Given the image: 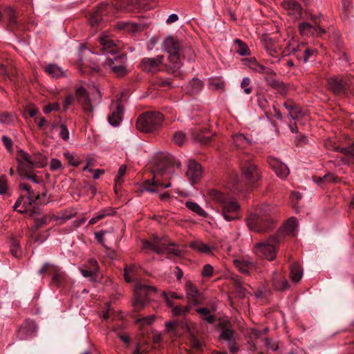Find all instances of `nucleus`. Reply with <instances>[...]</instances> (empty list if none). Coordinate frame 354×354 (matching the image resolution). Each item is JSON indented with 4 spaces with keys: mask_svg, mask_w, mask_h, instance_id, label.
Instances as JSON below:
<instances>
[{
    "mask_svg": "<svg viewBox=\"0 0 354 354\" xmlns=\"http://www.w3.org/2000/svg\"><path fill=\"white\" fill-rule=\"evenodd\" d=\"M277 212V207L273 205H259L246 218L249 230L257 233H266L272 230L276 226Z\"/></svg>",
    "mask_w": 354,
    "mask_h": 354,
    "instance_id": "f257e3e1",
    "label": "nucleus"
},
{
    "mask_svg": "<svg viewBox=\"0 0 354 354\" xmlns=\"http://www.w3.org/2000/svg\"><path fill=\"white\" fill-rule=\"evenodd\" d=\"M162 48L169 54V63L166 65L167 71L175 77H181L183 74L180 68L182 62L180 55L186 53L190 58L192 54V48L189 46H183L180 41L173 36H167L165 38L162 42Z\"/></svg>",
    "mask_w": 354,
    "mask_h": 354,
    "instance_id": "f03ea898",
    "label": "nucleus"
},
{
    "mask_svg": "<svg viewBox=\"0 0 354 354\" xmlns=\"http://www.w3.org/2000/svg\"><path fill=\"white\" fill-rule=\"evenodd\" d=\"M209 196L221 205V214L225 221H232L241 218V206L235 198L216 189L210 190Z\"/></svg>",
    "mask_w": 354,
    "mask_h": 354,
    "instance_id": "7ed1b4c3",
    "label": "nucleus"
},
{
    "mask_svg": "<svg viewBox=\"0 0 354 354\" xmlns=\"http://www.w3.org/2000/svg\"><path fill=\"white\" fill-rule=\"evenodd\" d=\"M240 169L241 171V176L239 177L234 174L230 176V183H232L231 189H238L239 185L241 180H244L246 184L255 186L259 181L261 180V172L260 169L252 161L245 160L240 163Z\"/></svg>",
    "mask_w": 354,
    "mask_h": 354,
    "instance_id": "20e7f679",
    "label": "nucleus"
},
{
    "mask_svg": "<svg viewBox=\"0 0 354 354\" xmlns=\"http://www.w3.org/2000/svg\"><path fill=\"white\" fill-rule=\"evenodd\" d=\"M163 118V115L159 112H145L138 117L136 127L142 132H152L160 127Z\"/></svg>",
    "mask_w": 354,
    "mask_h": 354,
    "instance_id": "39448f33",
    "label": "nucleus"
},
{
    "mask_svg": "<svg viewBox=\"0 0 354 354\" xmlns=\"http://www.w3.org/2000/svg\"><path fill=\"white\" fill-rule=\"evenodd\" d=\"M279 241V235L272 236L263 242L256 243L253 251L259 258L273 261L277 256V246Z\"/></svg>",
    "mask_w": 354,
    "mask_h": 354,
    "instance_id": "423d86ee",
    "label": "nucleus"
},
{
    "mask_svg": "<svg viewBox=\"0 0 354 354\" xmlns=\"http://www.w3.org/2000/svg\"><path fill=\"white\" fill-rule=\"evenodd\" d=\"M354 85L351 75H337L327 79V88L335 95H347Z\"/></svg>",
    "mask_w": 354,
    "mask_h": 354,
    "instance_id": "0eeeda50",
    "label": "nucleus"
},
{
    "mask_svg": "<svg viewBox=\"0 0 354 354\" xmlns=\"http://www.w3.org/2000/svg\"><path fill=\"white\" fill-rule=\"evenodd\" d=\"M156 292V288L144 284H138L135 288V301L133 303L134 308L139 310L142 308L148 302L151 292Z\"/></svg>",
    "mask_w": 354,
    "mask_h": 354,
    "instance_id": "6e6552de",
    "label": "nucleus"
},
{
    "mask_svg": "<svg viewBox=\"0 0 354 354\" xmlns=\"http://www.w3.org/2000/svg\"><path fill=\"white\" fill-rule=\"evenodd\" d=\"M126 62V56L120 54L114 56L113 58L107 57L104 65L109 67L111 72H113L115 75L122 77L125 75L127 73Z\"/></svg>",
    "mask_w": 354,
    "mask_h": 354,
    "instance_id": "1a4fd4ad",
    "label": "nucleus"
},
{
    "mask_svg": "<svg viewBox=\"0 0 354 354\" xmlns=\"http://www.w3.org/2000/svg\"><path fill=\"white\" fill-rule=\"evenodd\" d=\"M152 172L153 174V178L145 181V184L142 185L140 189L142 192L147 191L149 192L154 193L156 192V189L154 188L155 187L163 186L165 188H168L171 186L170 183L163 185L160 182L158 179L159 176H163L165 173V169L162 166L161 164H158Z\"/></svg>",
    "mask_w": 354,
    "mask_h": 354,
    "instance_id": "9d476101",
    "label": "nucleus"
},
{
    "mask_svg": "<svg viewBox=\"0 0 354 354\" xmlns=\"http://www.w3.org/2000/svg\"><path fill=\"white\" fill-rule=\"evenodd\" d=\"M99 44L95 48L96 53H101L103 55L111 54L112 55L118 53V46L115 41L111 37L110 35L105 32L101 34L98 39Z\"/></svg>",
    "mask_w": 354,
    "mask_h": 354,
    "instance_id": "9b49d317",
    "label": "nucleus"
},
{
    "mask_svg": "<svg viewBox=\"0 0 354 354\" xmlns=\"http://www.w3.org/2000/svg\"><path fill=\"white\" fill-rule=\"evenodd\" d=\"M185 296L188 303L197 306L203 303L204 299L203 294L191 281H187L185 284Z\"/></svg>",
    "mask_w": 354,
    "mask_h": 354,
    "instance_id": "f8f14e48",
    "label": "nucleus"
},
{
    "mask_svg": "<svg viewBox=\"0 0 354 354\" xmlns=\"http://www.w3.org/2000/svg\"><path fill=\"white\" fill-rule=\"evenodd\" d=\"M164 61V56L159 55L155 57H145L141 60L140 67L147 73H156L160 71Z\"/></svg>",
    "mask_w": 354,
    "mask_h": 354,
    "instance_id": "ddd939ff",
    "label": "nucleus"
},
{
    "mask_svg": "<svg viewBox=\"0 0 354 354\" xmlns=\"http://www.w3.org/2000/svg\"><path fill=\"white\" fill-rule=\"evenodd\" d=\"M75 96L78 102L81 104L84 112L88 117H93L94 108L91 104L88 95L84 88L80 86L75 90Z\"/></svg>",
    "mask_w": 354,
    "mask_h": 354,
    "instance_id": "4468645a",
    "label": "nucleus"
},
{
    "mask_svg": "<svg viewBox=\"0 0 354 354\" xmlns=\"http://www.w3.org/2000/svg\"><path fill=\"white\" fill-rule=\"evenodd\" d=\"M298 28L300 34L304 37H322L326 32L325 30L317 25L315 21L314 24H311L308 22H302L299 25Z\"/></svg>",
    "mask_w": 354,
    "mask_h": 354,
    "instance_id": "2eb2a0df",
    "label": "nucleus"
},
{
    "mask_svg": "<svg viewBox=\"0 0 354 354\" xmlns=\"http://www.w3.org/2000/svg\"><path fill=\"white\" fill-rule=\"evenodd\" d=\"M261 41L268 54L276 59L271 60L270 63L274 64V62L280 61L282 57L281 53H280V49L273 40L270 37H265L261 39Z\"/></svg>",
    "mask_w": 354,
    "mask_h": 354,
    "instance_id": "dca6fc26",
    "label": "nucleus"
},
{
    "mask_svg": "<svg viewBox=\"0 0 354 354\" xmlns=\"http://www.w3.org/2000/svg\"><path fill=\"white\" fill-rule=\"evenodd\" d=\"M281 6L284 11L294 19H298L301 17L302 7L297 0H283Z\"/></svg>",
    "mask_w": 354,
    "mask_h": 354,
    "instance_id": "f3484780",
    "label": "nucleus"
},
{
    "mask_svg": "<svg viewBox=\"0 0 354 354\" xmlns=\"http://www.w3.org/2000/svg\"><path fill=\"white\" fill-rule=\"evenodd\" d=\"M203 169L199 163L194 160H189L186 176L192 183H195L201 179Z\"/></svg>",
    "mask_w": 354,
    "mask_h": 354,
    "instance_id": "a211bd4d",
    "label": "nucleus"
},
{
    "mask_svg": "<svg viewBox=\"0 0 354 354\" xmlns=\"http://www.w3.org/2000/svg\"><path fill=\"white\" fill-rule=\"evenodd\" d=\"M133 3V0H111V3L107 4V11L131 12L134 9Z\"/></svg>",
    "mask_w": 354,
    "mask_h": 354,
    "instance_id": "6ab92c4d",
    "label": "nucleus"
},
{
    "mask_svg": "<svg viewBox=\"0 0 354 354\" xmlns=\"http://www.w3.org/2000/svg\"><path fill=\"white\" fill-rule=\"evenodd\" d=\"M41 158V161L33 160L32 163H24L22 165H17V172L19 175L22 178L28 174H31L35 167H43L46 164V158L44 156H40Z\"/></svg>",
    "mask_w": 354,
    "mask_h": 354,
    "instance_id": "aec40b11",
    "label": "nucleus"
},
{
    "mask_svg": "<svg viewBox=\"0 0 354 354\" xmlns=\"http://www.w3.org/2000/svg\"><path fill=\"white\" fill-rule=\"evenodd\" d=\"M268 162L279 178L283 179L286 178L288 176L290 172L288 167L278 159L273 157H269L268 158Z\"/></svg>",
    "mask_w": 354,
    "mask_h": 354,
    "instance_id": "412c9836",
    "label": "nucleus"
},
{
    "mask_svg": "<svg viewBox=\"0 0 354 354\" xmlns=\"http://www.w3.org/2000/svg\"><path fill=\"white\" fill-rule=\"evenodd\" d=\"M272 286L277 291H283L289 288V284L283 272L275 270L271 277Z\"/></svg>",
    "mask_w": 354,
    "mask_h": 354,
    "instance_id": "4be33fe9",
    "label": "nucleus"
},
{
    "mask_svg": "<svg viewBox=\"0 0 354 354\" xmlns=\"http://www.w3.org/2000/svg\"><path fill=\"white\" fill-rule=\"evenodd\" d=\"M36 331L35 324L32 322H24L17 332V337L21 340L27 339L33 336Z\"/></svg>",
    "mask_w": 354,
    "mask_h": 354,
    "instance_id": "5701e85b",
    "label": "nucleus"
},
{
    "mask_svg": "<svg viewBox=\"0 0 354 354\" xmlns=\"http://www.w3.org/2000/svg\"><path fill=\"white\" fill-rule=\"evenodd\" d=\"M191 136L194 142L205 145L211 140L212 134L207 129L203 131L199 129H194L191 132Z\"/></svg>",
    "mask_w": 354,
    "mask_h": 354,
    "instance_id": "b1692460",
    "label": "nucleus"
},
{
    "mask_svg": "<svg viewBox=\"0 0 354 354\" xmlns=\"http://www.w3.org/2000/svg\"><path fill=\"white\" fill-rule=\"evenodd\" d=\"M111 113L108 117V121L112 126H118L122 120V114L124 111L123 106L117 102L111 107Z\"/></svg>",
    "mask_w": 354,
    "mask_h": 354,
    "instance_id": "393cba45",
    "label": "nucleus"
},
{
    "mask_svg": "<svg viewBox=\"0 0 354 354\" xmlns=\"http://www.w3.org/2000/svg\"><path fill=\"white\" fill-rule=\"evenodd\" d=\"M107 11V4L100 3L96 9L90 15L88 22L92 27L97 26L102 20V16Z\"/></svg>",
    "mask_w": 354,
    "mask_h": 354,
    "instance_id": "a878e982",
    "label": "nucleus"
},
{
    "mask_svg": "<svg viewBox=\"0 0 354 354\" xmlns=\"http://www.w3.org/2000/svg\"><path fill=\"white\" fill-rule=\"evenodd\" d=\"M297 51V57L303 61L304 63L308 62L310 58L317 53V50L315 48L307 47L304 44L298 46Z\"/></svg>",
    "mask_w": 354,
    "mask_h": 354,
    "instance_id": "bb28decb",
    "label": "nucleus"
},
{
    "mask_svg": "<svg viewBox=\"0 0 354 354\" xmlns=\"http://www.w3.org/2000/svg\"><path fill=\"white\" fill-rule=\"evenodd\" d=\"M234 264L241 272L246 274H249L250 270L254 268V263L248 259H235Z\"/></svg>",
    "mask_w": 354,
    "mask_h": 354,
    "instance_id": "cd10ccee",
    "label": "nucleus"
},
{
    "mask_svg": "<svg viewBox=\"0 0 354 354\" xmlns=\"http://www.w3.org/2000/svg\"><path fill=\"white\" fill-rule=\"evenodd\" d=\"M158 254L178 257L180 255L181 252L174 244H167L165 242L162 241Z\"/></svg>",
    "mask_w": 354,
    "mask_h": 354,
    "instance_id": "c85d7f7f",
    "label": "nucleus"
},
{
    "mask_svg": "<svg viewBox=\"0 0 354 354\" xmlns=\"http://www.w3.org/2000/svg\"><path fill=\"white\" fill-rule=\"evenodd\" d=\"M37 214V212L35 210H30L28 212V216L31 218H33L35 221V225L32 227V230L35 232L46 225L48 221L49 220L48 216L46 215L43 216L41 218H36L35 216Z\"/></svg>",
    "mask_w": 354,
    "mask_h": 354,
    "instance_id": "c756f323",
    "label": "nucleus"
},
{
    "mask_svg": "<svg viewBox=\"0 0 354 354\" xmlns=\"http://www.w3.org/2000/svg\"><path fill=\"white\" fill-rule=\"evenodd\" d=\"M46 73L54 78H59L66 76L65 71L55 64H49L45 67Z\"/></svg>",
    "mask_w": 354,
    "mask_h": 354,
    "instance_id": "7c9ffc66",
    "label": "nucleus"
},
{
    "mask_svg": "<svg viewBox=\"0 0 354 354\" xmlns=\"http://www.w3.org/2000/svg\"><path fill=\"white\" fill-rule=\"evenodd\" d=\"M232 139L236 147L240 149H246L252 144V140L242 133L234 135Z\"/></svg>",
    "mask_w": 354,
    "mask_h": 354,
    "instance_id": "2f4dec72",
    "label": "nucleus"
},
{
    "mask_svg": "<svg viewBox=\"0 0 354 354\" xmlns=\"http://www.w3.org/2000/svg\"><path fill=\"white\" fill-rule=\"evenodd\" d=\"M19 188L21 190H24L27 192V198L28 200V205H31L34 203H35L39 198V194L38 192H35L34 190L31 189L30 186L27 183H20Z\"/></svg>",
    "mask_w": 354,
    "mask_h": 354,
    "instance_id": "473e14b6",
    "label": "nucleus"
},
{
    "mask_svg": "<svg viewBox=\"0 0 354 354\" xmlns=\"http://www.w3.org/2000/svg\"><path fill=\"white\" fill-rule=\"evenodd\" d=\"M120 28H124L131 32H138L144 30L147 25L142 22H127L124 24H119Z\"/></svg>",
    "mask_w": 354,
    "mask_h": 354,
    "instance_id": "72a5a7b5",
    "label": "nucleus"
},
{
    "mask_svg": "<svg viewBox=\"0 0 354 354\" xmlns=\"http://www.w3.org/2000/svg\"><path fill=\"white\" fill-rule=\"evenodd\" d=\"M203 88V83L198 78H193L186 86V90L191 95L198 93Z\"/></svg>",
    "mask_w": 354,
    "mask_h": 354,
    "instance_id": "f704fd0d",
    "label": "nucleus"
},
{
    "mask_svg": "<svg viewBox=\"0 0 354 354\" xmlns=\"http://www.w3.org/2000/svg\"><path fill=\"white\" fill-rule=\"evenodd\" d=\"M52 282L56 285H59L65 279V274L61 268L54 265L51 266Z\"/></svg>",
    "mask_w": 354,
    "mask_h": 354,
    "instance_id": "c9c22d12",
    "label": "nucleus"
},
{
    "mask_svg": "<svg viewBox=\"0 0 354 354\" xmlns=\"http://www.w3.org/2000/svg\"><path fill=\"white\" fill-rule=\"evenodd\" d=\"M297 224L298 222L295 218H290L283 226L282 230L283 233L286 234L295 235Z\"/></svg>",
    "mask_w": 354,
    "mask_h": 354,
    "instance_id": "e433bc0d",
    "label": "nucleus"
},
{
    "mask_svg": "<svg viewBox=\"0 0 354 354\" xmlns=\"http://www.w3.org/2000/svg\"><path fill=\"white\" fill-rule=\"evenodd\" d=\"M190 248L204 254H211L214 248L207 245L201 241H195L190 243Z\"/></svg>",
    "mask_w": 354,
    "mask_h": 354,
    "instance_id": "4c0bfd02",
    "label": "nucleus"
},
{
    "mask_svg": "<svg viewBox=\"0 0 354 354\" xmlns=\"http://www.w3.org/2000/svg\"><path fill=\"white\" fill-rule=\"evenodd\" d=\"M290 277L291 280L297 283L300 281L302 277V271L301 266L299 263H295L292 264L290 268Z\"/></svg>",
    "mask_w": 354,
    "mask_h": 354,
    "instance_id": "58836bf2",
    "label": "nucleus"
},
{
    "mask_svg": "<svg viewBox=\"0 0 354 354\" xmlns=\"http://www.w3.org/2000/svg\"><path fill=\"white\" fill-rule=\"evenodd\" d=\"M185 207L200 216L205 218L207 216V213L195 202L187 201L185 203Z\"/></svg>",
    "mask_w": 354,
    "mask_h": 354,
    "instance_id": "ea45409f",
    "label": "nucleus"
},
{
    "mask_svg": "<svg viewBox=\"0 0 354 354\" xmlns=\"http://www.w3.org/2000/svg\"><path fill=\"white\" fill-rule=\"evenodd\" d=\"M161 243L162 241L157 237H155L152 241H149L146 240L142 241V245L145 249L152 250L158 254L159 252Z\"/></svg>",
    "mask_w": 354,
    "mask_h": 354,
    "instance_id": "a19ab883",
    "label": "nucleus"
},
{
    "mask_svg": "<svg viewBox=\"0 0 354 354\" xmlns=\"http://www.w3.org/2000/svg\"><path fill=\"white\" fill-rule=\"evenodd\" d=\"M271 87L277 91V92L282 95H286L288 91V85L283 82L277 80L275 82H272Z\"/></svg>",
    "mask_w": 354,
    "mask_h": 354,
    "instance_id": "79ce46f5",
    "label": "nucleus"
},
{
    "mask_svg": "<svg viewBox=\"0 0 354 354\" xmlns=\"http://www.w3.org/2000/svg\"><path fill=\"white\" fill-rule=\"evenodd\" d=\"M33 160H35V159L32 158L31 156H30L28 153H27L26 152H25L23 150L18 151V153L17 154V160L18 165H22L24 163L26 164L27 162L33 164L32 161Z\"/></svg>",
    "mask_w": 354,
    "mask_h": 354,
    "instance_id": "37998d69",
    "label": "nucleus"
},
{
    "mask_svg": "<svg viewBox=\"0 0 354 354\" xmlns=\"http://www.w3.org/2000/svg\"><path fill=\"white\" fill-rule=\"evenodd\" d=\"M196 313L203 316V319L209 324H213L215 321L214 315H210V310L208 308H200L196 309Z\"/></svg>",
    "mask_w": 354,
    "mask_h": 354,
    "instance_id": "c03bdc74",
    "label": "nucleus"
},
{
    "mask_svg": "<svg viewBox=\"0 0 354 354\" xmlns=\"http://www.w3.org/2000/svg\"><path fill=\"white\" fill-rule=\"evenodd\" d=\"M185 328L187 330L189 333V339L191 343V348L197 351L202 350V344L197 339V337L190 332L189 326L187 324H185Z\"/></svg>",
    "mask_w": 354,
    "mask_h": 354,
    "instance_id": "a18cd8bd",
    "label": "nucleus"
},
{
    "mask_svg": "<svg viewBox=\"0 0 354 354\" xmlns=\"http://www.w3.org/2000/svg\"><path fill=\"white\" fill-rule=\"evenodd\" d=\"M208 82L212 89L223 90L225 88V82L221 78L211 77L209 79Z\"/></svg>",
    "mask_w": 354,
    "mask_h": 354,
    "instance_id": "49530a36",
    "label": "nucleus"
},
{
    "mask_svg": "<svg viewBox=\"0 0 354 354\" xmlns=\"http://www.w3.org/2000/svg\"><path fill=\"white\" fill-rule=\"evenodd\" d=\"M137 267L135 264L126 266L124 268V277L127 282L129 283L133 281L131 276L136 272Z\"/></svg>",
    "mask_w": 354,
    "mask_h": 354,
    "instance_id": "de8ad7c7",
    "label": "nucleus"
},
{
    "mask_svg": "<svg viewBox=\"0 0 354 354\" xmlns=\"http://www.w3.org/2000/svg\"><path fill=\"white\" fill-rule=\"evenodd\" d=\"M264 80L267 82L268 85L272 86V82H275L278 79L276 78L277 73L272 69L268 68L266 72L263 73Z\"/></svg>",
    "mask_w": 354,
    "mask_h": 354,
    "instance_id": "09e8293b",
    "label": "nucleus"
},
{
    "mask_svg": "<svg viewBox=\"0 0 354 354\" xmlns=\"http://www.w3.org/2000/svg\"><path fill=\"white\" fill-rule=\"evenodd\" d=\"M334 150L351 158H354V143L345 147H335Z\"/></svg>",
    "mask_w": 354,
    "mask_h": 354,
    "instance_id": "8fccbe9b",
    "label": "nucleus"
},
{
    "mask_svg": "<svg viewBox=\"0 0 354 354\" xmlns=\"http://www.w3.org/2000/svg\"><path fill=\"white\" fill-rule=\"evenodd\" d=\"M236 291L240 297H245V288L243 286V283L237 277L233 279Z\"/></svg>",
    "mask_w": 354,
    "mask_h": 354,
    "instance_id": "3c124183",
    "label": "nucleus"
},
{
    "mask_svg": "<svg viewBox=\"0 0 354 354\" xmlns=\"http://www.w3.org/2000/svg\"><path fill=\"white\" fill-rule=\"evenodd\" d=\"M234 331L229 328H224L220 335V339L225 340L226 342L234 339Z\"/></svg>",
    "mask_w": 354,
    "mask_h": 354,
    "instance_id": "603ef678",
    "label": "nucleus"
},
{
    "mask_svg": "<svg viewBox=\"0 0 354 354\" xmlns=\"http://www.w3.org/2000/svg\"><path fill=\"white\" fill-rule=\"evenodd\" d=\"M250 68L254 71L259 73L260 74H263L266 72L268 67H266L260 64H259L255 59L250 60Z\"/></svg>",
    "mask_w": 354,
    "mask_h": 354,
    "instance_id": "864d4df0",
    "label": "nucleus"
},
{
    "mask_svg": "<svg viewBox=\"0 0 354 354\" xmlns=\"http://www.w3.org/2000/svg\"><path fill=\"white\" fill-rule=\"evenodd\" d=\"M127 171V166L125 165H122L118 171L117 176L115 179V191L117 192V188L120 185V181L122 178L124 176Z\"/></svg>",
    "mask_w": 354,
    "mask_h": 354,
    "instance_id": "5fc2aeb1",
    "label": "nucleus"
},
{
    "mask_svg": "<svg viewBox=\"0 0 354 354\" xmlns=\"http://www.w3.org/2000/svg\"><path fill=\"white\" fill-rule=\"evenodd\" d=\"M23 200H24V196H20L18 198V199L17 200L15 205L13 206V209H14V210L17 211L19 213H21V214L26 213V214H28V212L30 211L28 210L27 207L26 206L25 203L23 205V206L21 207V209H17L18 207L20 206V205H21V202L23 201Z\"/></svg>",
    "mask_w": 354,
    "mask_h": 354,
    "instance_id": "6e6d98bb",
    "label": "nucleus"
},
{
    "mask_svg": "<svg viewBox=\"0 0 354 354\" xmlns=\"http://www.w3.org/2000/svg\"><path fill=\"white\" fill-rule=\"evenodd\" d=\"M185 140L186 136L183 131H177L175 133L174 136V141L176 145L181 146Z\"/></svg>",
    "mask_w": 354,
    "mask_h": 354,
    "instance_id": "4d7b16f0",
    "label": "nucleus"
},
{
    "mask_svg": "<svg viewBox=\"0 0 354 354\" xmlns=\"http://www.w3.org/2000/svg\"><path fill=\"white\" fill-rule=\"evenodd\" d=\"M250 84V79L248 77H243L241 83V87L244 90V93L247 95L252 93V88L249 86Z\"/></svg>",
    "mask_w": 354,
    "mask_h": 354,
    "instance_id": "13d9d810",
    "label": "nucleus"
},
{
    "mask_svg": "<svg viewBox=\"0 0 354 354\" xmlns=\"http://www.w3.org/2000/svg\"><path fill=\"white\" fill-rule=\"evenodd\" d=\"M13 121L12 115L8 112L0 113V123L10 124Z\"/></svg>",
    "mask_w": 354,
    "mask_h": 354,
    "instance_id": "bf43d9fd",
    "label": "nucleus"
},
{
    "mask_svg": "<svg viewBox=\"0 0 354 354\" xmlns=\"http://www.w3.org/2000/svg\"><path fill=\"white\" fill-rule=\"evenodd\" d=\"M236 42L239 44V48L237 50V53L242 56L247 55L249 54V49L248 46L240 39H236Z\"/></svg>",
    "mask_w": 354,
    "mask_h": 354,
    "instance_id": "052dcab7",
    "label": "nucleus"
},
{
    "mask_svg": "<svg viewBox=\"0 0 354 354\" xmlns=\"http://www.w3.org/2000/svg\"><path fill=\"white\" fill-rule=\"evenodd\" d=\"M290 116L292 120H297L304 115L303 111L301 109L297 106L295 104L293 106L292 111L289 113Z\"/></svg>",
    "mask_w": 354,
    "mask_h": 354,
    "instance_id": "680f3d73",
    "label": "nucleus"
},
{
    "mask_svg": "<svg viewBox=\"0 0 354 354\" xmlns=\"http://www.w3.org/2000/svg\"><path fill=\"white\" fill-rule=\"evenodd\" d=\"M9 26L10 28L14 29L19 24L17 21V17L13 10L9 9Z\"/></svg>",
    "mask_w": 354,
    "mask_h": 354,
    "instance_id": "e2e57ef3",
    "label": "nucleus"
},
{
    "mask_svg": "<svg viewBox=\"0 0 354 354\" xmlns=\"http://www.w3.org/2000/svg\"><path fill=\"white\" fill-rule=\"evenodd\" d=\"M86 268L93 270L95 273L97 274L99 266L97 261L94 259H90L88 261Z\"/></svg>",
    "mask_w": 354,
    "mask_h": 354,
    "instance_id": "0e129e2a",
    "label": "nucleus"
},
{
    "mask_svg": "<svg viewBox=\"0 0 354 354\" xmlns=\"http://www.w3.org/2000/svg\"><path fill=\"white\" fill-rule=\"evenodd\" d=\"M64 157L68 161V163L73 166L77 167L80 165V161L75 160L74 156L70 152H66L64 153Z\"/></svg>",
    "mask_w": 354,
    "mask_h": 354,
    "instance_id": "69168bd1",
    "label": "nucleus"
},
{
    "mask_svg": "<svg viewBox=\"0 0 354 354\" xmlns=\"http://www.w3.org/2000/svg\"><path fill=\"white\" fill-rule=\"evenodd\" d=\"M106 216V213L104 210H102L100 212H98L95 216L91 218L89 221V225H94L98 221L102 219Z\"/></svg>",
    "mask_w": 354,
    "mask_h": 354,
    "instance_id": "338daca9",
    "label": "nucleus"
},
{
    "mask_svg": "<svg viewBox=\"0 0 354 354\" xmlns=\"http://www.w3.org/2000/svg\"><path fill=\"white\" fill-rule=\"evenodd\" d=\"M213 274V267L210 264H206L203 266L202 275L204 277H210Z\"/></svg>",
    "mask_w": 354,
    "mask_h": 354,
    "instance_id": "774afa93",
    "label": "nucleus"
}]
</instances>
